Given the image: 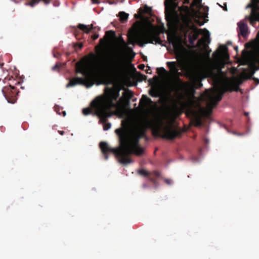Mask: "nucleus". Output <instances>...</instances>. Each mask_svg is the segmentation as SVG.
Instances as JSON below:
<instances>
[{
	"label": "nucleus",
	"instance_id": "nucleus-42",
	"mask_svg": "<svg viewBox=\"0 0 259 259\" xmlns=\"http://www.w3.org/2000/svg\"><path fill=\"white\" fill-rule=\"evenodd\" d=\"M60 54L59 53H57V54H54V57H58L59 56H60Z\"/></svg>",
	"mask_w": 259,
	"mask_h": 259
},
{
	"label": "nucleus",
	"instance_id": "nucleus-4",
	"mask_svg": "<svg viewBox=\"0 0 259 259\" xmlns=\"http://www.w3.org/2000/svg\"><path fill=\"white\" fill-rule=\"evenodd\" d=\"M127 37L128 44L134 45L135 43H137L140 47H143L145 44L148 43H160V41L159 34L157 33L141 34L135 31Z\"/></svg>",
	"mask_w": 259,
	"mask_h": 259
},
{
	"label": "nucleus",
	"instance_id": "nucleus-20",
	"mask_svg": "<svg viewBox=\"0 0 259 259\" xmlns=\"http://www.w3.org/2000/svg\"><path fill=\"white\" fill-rule=\"evenodd\" d=\"M93 102V101L91 103V107H88V108H85L83 109V110H82V113L84 115H88L89 114H90L94 112V113L97 116H98L97 115V113L96 112L95 110L94 109V108H93V107L92 106Z\"/></svg>",
	"mask_w": 259,
	"mask_h": 259
},
{
	"label": "nucleus",
	"instance_id": "nucleus-45",
	"mask_svg": "<svg viewBox=\"0 0 259 259\" xmlns=\"http://www.w3.org/2000/svg\"><path fill=\"white\" fill-rule=\"evenodd\" d=\"M244 115H245L246 116H247L248 115V113H247V112H245Z\"/></svg>",
	"mask_w": 259,
	"mask_h": 259
},
{
	"label": "nucleus",
	"instance_id": "nucleus-25",
	"mask_svg": "<svg viewBox=\"0 0 259 259\" xmlns=\"http://www.w3.org/2000/svg\"><path fill=\"white\" fill-rule=\"evenodd\" d=\"M99 118H100L99 117ZM100 120L102 122L105 123L104 125V126H103L104 130L107 131V130H108L109 128H110L111 126V123H106V121L105 122H104L101 120Z\"/></svg>",
	"mask_w": 259,
	"mask_h": 259
},
{
	"label": "nucleus",
	"instance_id": "nucleus-10",
	"mask_svg": "<svg viewBox=\"0 0 259 259\" xmlns=\"http://www.w3.org/2000/svg\"><path fill=\"white\" fill-rule=\"evenodd\" d=\"M252 4H250L248 7H251V13L249 21L251 25H253L256 21H259V0H251Z\"/></svg>",
	"mask_w": 259,
	"mask_h": 259
},
{
	"label": "nucleus",
	"instance_id": "nucleus-15",
	"mask_svg": "<svg viewBox=\"0 0 259 259\" xmlns=\"http://www.w3.org/2000/svg\"><path fill=\"white\" fill-rule=\"evenodd\" d=\"M221 56H224L225 57H229L228 48L225 45H221L219 47V51L218 52H215L213 54V57L216 59H218Z\"/></svg>",
	"mask_w": 259,
	"mask_h": 259
},
{
	"label": "nucleus",
	"instance_id": "nucleus-24",
	"mask_svg": "<svg viewBox=\"0 0 259 259\" xmlns=\"http://www.w3.org/2000/svg\"><path fill=\"white\" fill-rule=\"evenodd\" d=\"M201 3V0H193L191 4V7H196L197 8L200 9L202 7Z\"/></svg>",
	"mask_w": 259,
	"mask_h": 259
},
{
	"label": "nucleus",
	"instance_id": "nucleus-13",
	"mask_svg": "<svg viewBox=\"0 0 259 259\" xmlns=\"http://www.w3.org/2000/svg\"><path fill=\"white\" fill-rule=\"evenodd\" d=\"M188 114H190L192 116V122L195 126L200 127L202 125L201 117L198 113L193 110H190Z\"/></svg>",
	"mask_w": 259,
	"mask_h": 259
},
{
	"label": "nucleus",
	"instance_id": "nucleus-3",
	"mask_svg": "<svg viewBox=\"0 0 259 259\" xmlns=\"http://www.w3.org/2000/svg\"><path fill=\"white\" fill-rule=\"evenodd\" d=\"M76 73H81L87 77L86 78L83 77H75L71 79L67 85V87H73L77 84H81L85 85L87 88H90L94 84L93 81L91 79L93 76V72L86 66V65L81 62H78L76 64Z\"/></svg>",
	"mask_w": 259,
	"mask_h": 259
},
{
	"label": "nucleus",
	"instance_id": "nucleus-8",
	"mask_svg": "<svg viewBox=\"0 0 259 259\" xmlns=\"http://www.w3.org/2000/svg\"><path fill=\"white\" fill-rule=\"evenodd\" d=\"M187 77H188L191 80H192L194 84L187 83V84L189 86V89L191 93L194 95L195 93V86L197 88H200L202 87V83L197 77L195 72L192 70H190L187 74Z\"/></svg>",
	"mask_w": 259,
	"mask_h": 259
},
{
	"label": "nucleus",
	"instance_id": "nucleus-29",
	"mask_svg": "<svg viewBox=\"0 0 259 259\" xmlns=\"http://www.w3.org/2000/svg\"><path fill=\"white\" fill-rule=\"evenodd\" d=\"M60 66L61 64L59 63H57L52 67V70L53 71L58 70L60 68Z\"/></svg>",
	"mask_w": 259,
	"mask_h": 259
},
{
	"label": "nucleus",
	"instance_id": "nucleus-26",
	"mask_svg": "<svg viewBox=\"0 0 259 259\" xmlns=\"http://www.w3.org/2000/svg\"><path fill=\"white\" fill-rule=\"evenodd\" d=\"M157 71L159 74L166 73V71L163 67L157 68Z\"/></svg>",
	"mask_w": 259,
	"mask_h": 259
},
{
	"label": "nucleus",
	"instance_id": "nucleus-38",
	"mask_svg": "<svg viewBox=\"0 0 259 259\" xmlns=\"http://www.w3.org/2000/svg\"><path fill=\"white\" fill-rule=\"evenodd\" d=\"M57 108H59L58 107H57V106H55V110L56 111V112L60 115H61V113L59 112V110H58Z\"/></svg>",
	"mask_w": 259,
	"mask_h": 259
},
{
	"label": "nucleus",
	"instance_id": "nucleus-48",
	"mask_svg": "<svg viewBox=\"0 0 259 259\" xmlns=\"http://www.w3.org/2000/svg\"><path fill=\"white\" fill-rule=\"evenodd\" d=\"M149 70H150V69L149 68L148 70L146 71L147 73H149Z\"/></svg>",
	"mask_w": 259,
	"mask_h": 259
},
{
	"label": "nucleus",
	"instance_id": "nucleus-31",
	"mask_svg": "<svg viewBox=\"0 0 259 259\" xmlns=\"http://www.w3.org/2000/svg\"><path fill=\"white\" fill-rule=\"evenodd\" d=\"M99 37V34L96 33H94V34H93L92 36H91V38H92L93 40H96V39H97Z\"/></svg>",
	"mask_w": 259,
	"mask_h": 259
},
{
	"label": "nucleus",
	"instance_id": "nucleus-7",
	"mask_svg": "<svg viewBox=\"0 0 259 259\" xmlns=\"http://www.w3.org/2000/svg\"><path fill=\"white\" fill-rule=\"evenodd\" d=\"M223 94L224 92L220 91L207 92L206 99L209 105L212 107H215L222 100Z\"/></svg>",
	"mask_w": 259,
	"mask_h": 259
},
{
	"label": "nucleus",
	"instance_id": "nucleus-28",
	"mask_svg": "<svg viewBox=\"0 0 259 259\" xmlns=\"http://www.w3.org/2000/svg\"><path fill=\"white\" fill-rule=\"evenodd\" d=\"M146 78L147 76L144 74L139 73V74L138 75V79L141 81L146 80Z\"/></svg>",
	"mask_w": 259,
	"mask_h": 259
},
{
	"label": "nucleus",
	"instance_id": "nucleus-36",
	"mask_svg": "<svg viewBox=\"0 0 259 259\" xmlns=\"http://www.w3.org/2000/svg\"><path fill=\"white\" fill-rule=\"evenodd\" d=\"M196 22L199 25V26H202V25L204 24V22H200L199 20H196Z\"/></svg>",
	"mask_w": 259,
	"mask_h": 259
},
{
	"label": "nucleus",
	"instance_id": "nucleus-35",
	"mask_svg": "<svg viewBox=\"0 0 259 259\" xmlns=\"http://www.w3.org/2000/svg\"><path fill=\"white\" fill-rule=\"evenodd\" d=\"M164 182H165V183H166L168 185H170V184H171V181L169 179H165Z\"/></svg>",
	"mask_w": 259,
	"mask_h": 259
},
{
	"label": "nucleus",
	"instance_id": "nucleus-6",
	"mask_svg": "<svg viewBox=\"0 0 259 259\" xmlns=\"http://www.w3.org/2000/svg\"><path fill=\"white\" fill-rule=\"evenodd\" d=\"M121 63V57L119 56H114L111 59L104 62L103 70L106 73L112 74L119 68Z\"/></svg>",
	"mask_w": 259,
	"mask_h": 259
},
{
	"label": "nucleus",
	"instance_id": "nucleus-23",
	"mask_svg": "<svg viewBox=\"0 0 259 259\" xmlns=\"http://www.w3.org/2000/svg\"><path fill=\"white\" fill-rule=\"evenodd\" d=\"M123 96L126 99L127 103L128 104L130 103V99L133 96V93L129 90H127L126 91L123 93Z\"/></svg>",
	"mask_w": 259,
	"mask_h": 259
},
{
	"label": "nucleus",
	"instance_id": "nucleus-49",
	"mask_svg": "<svg viewBox=\"0 0 259 259\" xmlns=\"http://www.w3.org/2000/svg\"><path fill=\"white\" fill-rule=\"evenodd\" d=\"M257 37L259 38V31L258 32L257 34Z\"/></svg>",
	"mask_w": 259,
	"mask_h": 259
},
{
	"label": "nucleus",
	"instance_id": "nucleus-14",
	"mask_svg": "<svg viewBox=\"0 0 259 259\" xmlns=\"http://www.w3.org/2000/svg\"><path fill=\"white\" fill-rule=\"evenodd\" d=\"M238 35H242L243 37H246L248 34V28L247 25L243 21H240L238 23Z\"/></svg>",
	"mask_w": 259,
	"mask_h": 259
},
{
	"label": "nucleus",
	"instance_id": "nucleus-19",
	"mask_svg": "<svg viewBox=\"0 0 259 259\" xmlns=\"http://www.w3.org/2000/svg\"><path fill=\"white\" fill-rule=\"evenodd\" d=\"M167 66L170 69V71L174 73H177L179 70L178 64L177 62H167Z\"/></svg>",
	"mask_w": 259,
	"mask_h": 259
},
{
	"label": "nucleus",
	"instance_id": "nucleus-5",
	"mask_svg": "<svg viewBox=\"0 0 259 259\" xmlns=\"http://www.w3.org/2000/svg\"><path fill=\"white\" fill-rule=\"evenodd\" d=\"M240 63L244 65H248L254 70L259 69V50L248 52L244 50Z\"/></svg>",
	"mask_w": 259,
	"mask_h": 259
},
{
	"label": "nucleus",
	"instance_id": "nucleus-50",
	"mask_svg": "<svg viewBox=\"0 0 259 259\" xmlns=\"http://www.w3.org/2000/svg\"><path fill=\"white\" fill-rule=\"evenodd\" d=\"M235 49L236 50V51H237V50H238V47H236L235 48Z\"/></svg>",
	"mask_w": 259,
	"mask_h": 259
},
{
	"label": "nucleus",
	"instance_id": "nucleus-41",
	"mask_svg": "<svg viewBox=\"0 0 259 259\" xmlns=\"http://www.w3.org/2000/svg\"><path fill=\"white\" fill-rule=\"evenodd\" d=\"M58 132L61 135H63L64 134V131H59Z\"/></svg>",
	"mask_w": 259,
	"mask_h": 259
},
{
	"label": "nucleus",
	"instance_id": "nucleus-37",
	"mask_svg": "<svg viewBox=\"0 0 259 259\" xmlns=\"http://www.w3.org/2000/svg\"><path fill=\"white\" fill-rule=\"evenodd\" d=\"M77 45H78V48L80 49H81L83 47V45L81 43L78 44Z\"/></svg>",
	"mask_w": 259,
	"mask_h": 259
},
{
	"label": "nucleus",
	"instance_id": "nucleus-18",
	"mask_svg": "<svg viewBox=\"0 0 259 259\" xmlns=\"http://www.w3.org/2000/svg\"><path fill=\"white\" fill-rule=\"evenodd\" d=\"M115 36V32L113 30H109L106 32L104 37L100 39V42L102 45H105L108 38Z\"/></svg>",
	"mask_w": 259,
	"mask_h": 259
},
{
	"label": "nucleus",
	"instance_id": "nucleus-39",
	"mask_svg": "<svg viewBox=\"0 0 259 259\" xmlns=\"http://www.w3.org/2000/svg\"><path fill=\"white\" fill-rule=\"evenodd\" d=\"M253 80L256 82L257 83H259V79L256 78H253Z\"/></svg>",
	"mask_w": 259,
	"mask_h": 259
},
{
	"label": "nucleus",
	"instance_id": "nucleus-16",
	"mask_svg": "<svg viewBox=\"0 0 259 259\" xmlns=\"http://www.w3.org/2000/svg\"><path fill=\"white\" fill-rule=\"evenodd\" d=\"M168 40L170 43H172L174 45L175 51V54L176 55V58L177 59L181 58L182 57V53L180 47L177 45L176 42L174 40L173 38L170 39V37L168 35Z\"/></svg>",
	"mask_w": 259,
	"mask_h": 259
},
{
	"label": "nucleus",
	"instance_id": "nucleus-27",
	"mask_svg": "<svg viewBox=\"0 0 259 259\" xmlns=\"http://www.w3.org/2000/svg\"><path fill=\"white\" fill-rule=\"evenodd\" d=\"M151 12H152V9L151 8H150L147 6H145V7L144 8V12L145 13L150 14H151Z\"/></svg>",
	"mask_w": 259,
	"mask_h": 259
},
{
	"label": "nucleus",
	"instance_id": "nucleus-32",
	"mask_svg": "<svg viewBox=\"0 0 259 259\" xmlns=\"http://www.w3.org/2000/svg\"><path fill=\"white\" fill-rule=\"evenodd\" d=\"M205 40H204V38H203V39H199L198 41V44L199 45H202L204 44V42Z\"/></svg>",
	"mask_w": 259,
	"mask_h": 259
},
{
	"label": "nucleus",
	"instance_id": "nucleus-1",
	"mask_svg": "<svg viewBox=\"0 0 259 259\" xmlns=\"http://www.w3.org/2000/svg\"><path fill=\"white\" fill-rule=\"evenodd\" d=\"M148 128H152L154 136L169 140L180 137L182 134L181 130L174 128L171 126H162L146 119L143 124L137 127L131 134L122 128L115 130V132L119 138V147L112 148L106 142H101L99 146L105 159L107 160L108 154L112 153L120 163L127 164L132 163L133 160L130 158L131 154L140 156L144 153V149L140 146L139 141L141 138L146 137V132Z\"/></svg>",
	"mask_w": 259,
	"mask_h": 259
},
{
	"label": "nucleus",
	"instance_id": "nucleus-46",
	"mask_svg": "<svg viewBox=\"0 0 259 259\" xmlns=\"http://www.w3.org/2000/svg\"><path fill=\"white\" fill-rule=\"evenodd\" d=\"M143 188H145L147 187V186L146 184H144L143 186Z\"/></svg>",
	"mask_w": 259,
	"mask_h": 259
},
{
	"label": "nucleus",
	"instance_id": "nucleus-30",
	"mask_svg": "<svg viewBox=\"0 0 259 259\" xmlns=\"http://www.w3.org/2000/svg\"><path fill=\"white\" fill-rule=\"evenodd\" d=\"M188 38L190 44L191 45H193L196 40H193V38H192L191 34H189Z\"/></svg>",
	"mask_w": 259,
	"mask_h": 259
},
{
	"label": "nucleus",
	"instance_id": "nucleus-44",
	"mask_svg": "<svg viewBox=\"0 0 259 259\" xmlns=\"http://www.w3.org/2000/svg\"><path fill=\"white\" fill-rule=\"evenodd\" d=\"M62 114L63 116H65L66 115V112L65 111H62Z\"/></svg>",
	"mask_w": 259,
	"mask_h": 259
},
{
	"label": "nucleus",
	"instance_id": "nucleus-12",
	"mask_svg": "<svg viewBox=\"0 0 259 259\" xmlns=\"http://www.w3.org/2000/svg\"><path fill=\"white\" fill-rule=\"evenodd\" d=\"M187 27L189 29L193 31V34L191 35L193 40H197L200 34H203L205 37H207L208 39H209V32L206 28L198 29L194 25L190 26L189 24H187Z\"/></svg>",
	"mask_w": 259,
	"mask_h": 259
},
{
	"label": "nucleus",
	"instance_id": "nucleus-33",
	"mask_svg": "<svg viewBox=\"0 0 259 259\" xmlns=\"http://www.w3.org/2000/svg\"><path fill=\"white\" fill-rule=\"evenodd\" d=\"M121 41L122 45L123 46V47L126 48L127 47L126 45L125 44V41L123 39L122 37H121Z\"/></svg>",
	"mask_w": 259,
	"mask_h": 259
},
{
	"label": "nucleus",
	"instance_id": "nucleus-40",
	"mask_svg": "<svg viewBox=\"0 0 259 259\" xmlns=\"http://www.w3.org/2000/svg\"><path fill=\"white\" fill-rule=\"evenodd\" d=\"M92 1L93 3H96V4L99 3L98 0H92Z\"/></svg>",
	"mask_w": 259,
	"mask_h": 259
},
{
	"label": "nucleus",
	"instance_id": "nucleus-21",
	"mask_svg": "<svg viewBox=\"0 0 259 259\" xmlns=\"http://www.w3.org/2000/svg\"><path fill=\"white\" fill-rule=\"evenodd\" d=\"M118 16L119 17L120 21L122 23H124L127 21L128 14L124 12H120Z\"/></svg>",
	"mask_w": 259,
	"mask_h": 259
},
{
	"label": "nucleus",
	"instance_id": "nucleus-43",
	"mask_svg": "<svg viewBox=\"0 0 259 259\" xmlns=\"http://www.w3.org/2000/svg\"><path fill=\"white\" fill-rule=\"evenodd\" d=\"M224 10L227 11V8L226 5L223 8Z\"/></svg>",
	"mask_w": 259,
	"mask_h": 259
},
{
	"label": "nucleus",
	"instance_id": "nucleus-34",
	"mask_svg": "<svg viewBox=\"0 0 259 259\" xmlns=\"http://www.w3.org/2000/svg\"><path fill=\"white\" fill-rule=\"evenodd\" d=\"M138 68L140 69H141V70H143L145 68V65L142 64H140L139 66H138Z\"/></svg>",
	"mask_w": 259,
	"mask_h": 259
},
{
	"label": "nucleus",
	"instance_id": "nucleus-51",
	"mask_svg": "<svg viewBox=\"0 0 259 259\" xmlns=\"http://www.w3.org/2000/svg\"><path fill=\"white\" fill-rule=\"evenodd\" d=\"M238 90V88H237L235 90L236 91H237Z\"/></svg>",
	"mask_w": 259,
	"mask_h": 259
},
{
	"label": "nucleus",
	"instance_id": "nucleus-9",
	"mask_svg": "<svg viewBox=\"0 0 259 259\" xmlns=\"http://www.w3.org/2000/svg\"><path fill=\"white\" fill-rule=\"evenodd\" d=\"M2 92L8 102L14 104L17 100L16 90L14 87L10 85L3 88Z\"/></svg>",
	"mask_w": 259,
	"mask_h": 259
},
{
	"label": "nucleus",
	"instance_id": "nucleus-17",
	"mask_svg": "<svg viewBox=\"0 0 259 259\" xmlns=\"http://www.w3.org/2000/svg\"><path fill=\"white\" fill-rule=\"evenodd\" d=\"M77 27L80 30H82L84 32L86 33H89L92 30H93L94 29H98V30H100V28L98 27H94L93 25H86L83 24H79L77 26Z\"/></svg>",
	"mask_w": 259,
	"mask_h": 259
},
{
	"label": "nucleus",
	"instance_id": "nucleus-2",
	"mask_svg": "<svg viewBox=\"0 0 259 259\" xmlns=\"http://www.w3.org/2000/svg\"><path fill=\"white\" fill-rule=\"evenodd\" d=\"M119 97V90L109 88L104 96L97 97L93 100L92 106L97 115L101 120L105 122L113 113V108L119 109L121 106L119 102L115 103Z\"/></svg>",
	"mask_w": 259,
	"mask_h": 259
},
{
	"label": "nucleus",
	"instance_id": "nucleus-47",
	"mask_svg": "<svg viewBox=\"0 0 259 259\" xmlns=\"http://www.w3.org/2000/svg\"><path fill=\"white\" fill-rule=\"evenodd\" d=\"M149 70H150V69L149 68L148 70L146 71L147 73H149Z\"/></svg>",
	"mask_w": 259,
	"mask_h": 259
},
{
	"label": "nucleus",
	"instance_id": "nucleus-11",
	"mask_svg": "<svg viewBox=\"0 0 259 259\" xmlns=\"http://www.w3.org/2000/svg\"><path fill=\"white\" fill-rule=\"evenodd\" d=\"M139 175L145 177H148L149 181L154 185L155 187L157 186V178L160 176V173L157 171L149 172L144 169H141L138 171Z\"/></svg>",
	"mask_w": 259,
	"mask_h": 259
},
{
	"label": "nucleus",
	"instance_id": "nucleus-22",
	"mask_svg": "<svg viewBox=\"0 0 259 259\" xmlns=\"http://www.w3.org/2000/svg\"><path fill=\"white\" fill-rule=\"evenodd\" d=\"M152 103L151 99L147 97L145 95H143V99L140 101V104H143L144 107L146 106L147 104Z\"/></svg>",
	"mask_w": 259,
	"mask_h": 259
}]
</instances>
